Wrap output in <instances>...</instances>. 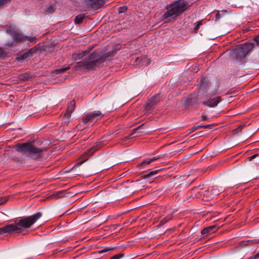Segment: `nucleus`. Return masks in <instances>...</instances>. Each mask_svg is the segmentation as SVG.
Instances as JSON below:
<instances>
[{
    "instance_id": "obj_8",
    "label": "nucleus",
    "mask_w": 259,
    "mask_h": 259,
    "mask_svg": "<svg viewBox=\"0 0 259 259\" xmlns=\"http://www.w3.org/2000/svg\"><path fill=\"white\" fill-rule=\"evenodd\" d=\"M102 147V145L100 143L97 144L96 146H94L90 149L87 150L82 155V158L83 159L82 161L78 162L79 164H81L84 161L87 160L89 157L92 155L95 151L98 150Z\"/></svg>"
},
{
    "instance_id": "obj_32",
    "label": "nucleus",
    "mask_w": 259,
    "mask_h": 259,
    "mask_svg": "<svg viewBox=\"0 0 259 259\" xmlns=\"http://www.w3.org/2000/svg\"><path fill=\"white\" fill-rule=\"evenodd\" d=\"M259 258V252L255 254L254 255L251 256L248 259H258Z\"/></svg>"
},
{
    "instance_id": "obj_28",
    "label": "nucleus",
    "mask_w": 259,
    "mask_h": 259,
    "mask_svg": "<svg viewBox=\"0 0 259 259\" xmlns=\"http://www.w3.org/2000/svg\"><path fill=\"white\" fill-rule=\"evenodd\" d=\"M169 219H170L169 218V219H167V218H163V219H162L160 221L159 225H164V224L167 223L169 220Z\"/></svg>"
},
{
    "instance_id": "obj_21",
    "label": "nucleus",
    "mask_w": 259,
    "mask_h": 259,
    "mask_svg": "<svg viewBox=\"0 0 259 259\" xmlns=\"http://www.w3.org/2000/svg\"><path fill=\"white\" fill-rule=\"evenodd\" d=\"M114 247H105L103 249L98 251L99 253H102L114 249Z\"/></svg>"
},
{
    "instance_id": "obj_33",
    "label": "nucleus",
    "mask_w": 259,
    "mask_h": 259,
    "mask_svg": "<svg viewBox=\"0 0 259 259\" xmlns=\"http://www.w3.org/2000/svg\"><path fill=\"white\" fill-rule=\"evenodd\" d=\"M61 192H58L57 193H54L52 195V196L53 197H56L57 198H59V197H61Z\"/></svg>"
},
{
    "instance_id": "obj_22",
    "label": "nucleus",
    "mask_w": 259,
    "mask_h": 259,
    "mask_svg": "<svg viewBox=\"0 0 259 259\" xmlns=\"http://www.w3.org/2000/svg\"><path fill=\"white\" fill-rule=\"evenodd\" d=\"M127 8L126 6L120 7L118 8V12L119 13H123L126 12Z\"/></svg>"
},
{
    "instance_id": "obj_42",
    "label": "nucleus",
    "mask_w": 259,
    "mask_h": 259,
    "mask_svg": "<svg viewBox=\"0 0 259 259\" xmlns=\"http://www.w3.org/2000/svg\"><path fill=\"white\" fill-rule=\"evenodd\" d=\"M200 80H204V79H203V78H200Z\"/></svg>"
},
{
    "instance_id": "obj_36",
    "label": "nucleus",
    "mask_w": 259,
    "mask_h": 259,
    "mask_svg": "<svg viewBox=\"0 0 259 259\" xmlns=\"http://www.w3.org/2000/svg\"><path fill=\"white\" fill-rule=\"evenodd\" d=\"M92 49H90L88 50H87V51H83L82 52V53L83 54L84 56L88 54L89 53V52H90V51Z\"/></svg>"
},
{
    "instance_id": "obj_37",
    "label": "nucleus",
    "mask_w": 259,
    "mask_h": 259,
    "mask_svg": "<svg viewBox=\"0 0 259 259\" xmlns=\"http://www.w3.org/2000/svg\"><path fill=\"white\" fill-rule=\"evenodd\" d=\"M3 229H4L3 227L0 228V235L5 234V231Z\"/></svg>"
},
{
    "instance_id": "obj_40",
    "label": "nucleus",
    "mask_w": 259,
    "mask_h": 259,
    "mask_svg": "<svg viewBox=\"0 0 259 259\" xmlns=\"http://www.w3.org/2000/svg\"><path fill=\"white\" fill-rule=\"evenodd\" d=\"M203 81H202V83L200 85V89H203Z\"/></svg>"
},
{
    "instance_id": "obj_12",
    "label": "nucleus",
    "mask_w": 259,
    "mask_h": 259,
    "mask_svg": "<svg viewBox=\"0 0 259 259\" xmlns=\"http://www.w3.org/2000/svg\"><path fill=\"white\" fill-rule=\"evenodd\" d=\"M259 243V238L243 240L239 242V245L241 247L250 246L255 244Z\"/></svg>"
},
{
    "instance_id": "obj_20",
    "label": "nucleus",
    "mask_w": 259,
    "mask_h": 259,
    "mask_svg": "<svg viewBox=\"0 0 259 259\" xmlns=\"http://www.w3.org/2000/svg\"><path fill=\"white\" fill-rule=\"evenodd\" d=\"M69 68H70L69 67H64V68H60V69H56L55 70V72H56V74L62 73L65 72L67 70H69Z\"/></svg>"
},
{
    "instance_id": "obj_34",
    "label": "nucleus",
    "mask_w": 259,
    "mask_h": 259,
    "mask_svg": "<svg viewBox=\"0 0 259 259\" xmlns=\"http://www.w3.org/2000/svg\"><path fill=\"white\" fill-rule=\"evenodd\" d=\"M201 120L202 121H205L208 118V117L207 116L204 115L203 114H202L201 115Z\"/></svg>"
},
{
    "instance_id": "obj_6",
    "label": "nucleus",
    "mask_w": 259,
    "mask_h": 259,
    "mask_svg": "<svg viewBox=\"0 0 259 259\" xmlns=\"http://www.w3.org/2000/svg\"><path fill=\"white\" fill-rule=\"evenodd\" d=\"M104 114L99 110L91 112L82 118V121L83 123H86L88 121H96V120L102 118Z\"/></svg>"
},
{
    "instance_id": "obj_29",
    "label": "nucleus",
    "mask_w": 259,
    "mask_h": 259,
    "mask_svg": "<svg viewBox=\"0 0 259 259\" xmlns=\"http://www.w3.org/2000/svg\"><path fill=\"white\" fill-rule=\"evenodd\" d=\"M6 56V53L4 50L0 48V58H4Z\"/></svg>"
},
{
    "instance_id": "obj_11",
    "label": "nucleus",
    "mask_w": 259,
    "mask_h": 259,
    "mask_svg": "<svg viewBox=\"0 0 259 259\" xmlns=\"http://www.w3.org/2000/svg\"><path fill=\"white\" fill-rule=\"evenodd\" d=\"M11 35L14 41L17 43L20 42L22 41L27 40V37L19 33V32L14 31L11 33Z\"/></svg>"
},
{
    "instance_id": "obj_9",
    "label": "nucleus",
    "mask_w": 259,
    "mask_h": 259,
    "mask_svg": "<svg viewBox=\"0 0 259 259\" xmlns=\"http://www.w3.org/2000/svg\"><path fill=\"white\" fill-rule=\"evenodd\" d=\"M222 101V98L220 96H217L212 99H209L206 101L202 102V104L209 107H214Z\"/></svg>"
},
{
    "instance_id": "obj_25",
    "label": "nucleus",
    "mask_w": 259,
    "mask_h": 259,
    "mask_svg": "<svg viewBox=\"0 0 259 259\" xmlns=\"http://www.w3.org/2000/svg\"><path fill=\"white\" fill-rule=\"evenodd\" d=\"M123 256L124 254L123 253H120L112 256L110 259H120L123 257Z\"/></svg>"
},
{
    "instance_id": "obj_39",
    "label": "nucleus",
    "mask_w": 259,
    "mask_h": 259,
    "mask_svg": "<svg viewBox=\"0 0 259 259\" xmlns=\"http://www.w3.org/2000/svg\"><path fill=\"white\" fill-rule=\"evenodd\" d=\"M220 17V15L219 13H218L215 16V19H219Z\"/></svg>"
},
{
    "instance_id": "obj_10",
    "label": "nucleus",
    "mask_w": 259,
    "mask_h": 259,
    "mask_svg": "<svg viewBox=\"0 0 259 259\" xmlns=\"http://www.w3.org/2000/svg\"><path fill=\"white\" fill-rule=\"evenodd\" d=\"M160 101V94H157L147 101L146 107L147 109H150L152 106L159 103Z\"/></svg>"
},
{
    "instance_id": "obj_1",
    "label": "nucleus",
    "mask_w": 259,
    "mask_h": 259,
    "mask_svg": "<svg viewBox=\"0 0 259 259\" xmlns=\"http://www.w3.org/2000/svg\"><path fill=\"white\" fill-rule=\"evenodd\" d=\"M42 215L41 212H37L33 215L21 218L15 221L14 224H11L3 227L5 234L13 233H20L22 229H27L31 227Z\"/></svg>"
},
{
    "instance_id": "obj_19",
    "label": "nucleus",
    "mask_w": 259,
    "mask_h": 259,
    "mask_svg": "<svg viewBox=\"0 0 259 259\" xmlns=\"http://www.w3.org/2000/svg\"><path fill=\"white\" fill-rule=\"evenodd\" d=\"M85 18V14H79L77 15L75 18V23L80 24Z\"/></svg>"
},
{
    "instance_id": "obj_23",
    "label": "nucleus",
    "mask_w": 259,
    "mask_h": 259,
    "mask_svg": "<svg viewBox=\"0 0 259 259\" xmlns=\"http://www.w3.org/2000/svg\"><path fill=\"white\" fill-rule=\"evenodd\" d=\"M84 56L83 54L82 53H79L78 54H75L73 55V58L74 60H76L77 59H81V58H82Z\"/></svg>"
},
{
    "instance_id": "obj_14",
    "label": "nucleus",
    "mask_w": 259,
    "mask_h": 259,
    "mask_svg": "<svg viewBox=\"0 0 259 259\" xmlns=\"http://www.w3.org/2000/svg\"><path fill=\"white\" fill-rule=\"evenodd\" d=\"M216 229V230H217L218 229L217 225H214L208 226L206 228H204V229H203L201 230V234L202 235L206 236L209 233H210L211 231H212L213 229Z\"/></svg>"
},
{
    "instance_id": "obj_24",
    "label": "nucleus",
    "mask_w": 259,
    "mask_h": 259,
    "mask_svg": "<svg viewBox=\"0 0 259 259\" xmlns=\"http://www.w3.org/2000/svg\"><path fill=\"white\" fill-rule=\"evenodd\" d=\"M12 0H0V9L4 6L10 3Z\"/></svg>"
},
{
    "instance_id": "obj_4",
    "label": "nucleus",
    "mask_w": 259,
    "mask_h": 259,
    "mask_svg": "<svg viewBox=\"0 0 259 259\" xmlns=\"http://www.w3.org/2000/svg\"><path fill=\"white\" fill-rule=\"evenodd\" d=\"M16 150L27 156L38 158L42 156L46 148L36 147L33 142L19 144L16 146Z\"/></svg>"
},
{
    "instance_id": "obj_2",
    "label": "nucleus",
    "mask_w": 259,
    "mask_h": 259,
    "mask_svg": "<svg viewBox=\"0 0 259 259\" xmlns=\"http://www.w3.org/2000/svg\"><path fill=\"white\" fill-rule=\"evenodd\" d=\"M106 58H103L101 54L94 52L88 58H84L80 62H75L72 64L76 70H89L95 69L99 67Z\"/></svg>"
},
{
    "instance_id": "obj_15",
    "label": "nucleus",
    "mask_w": 259,
    "mask_h": 259,
    "mask_svg": "<svg viewBox=\"0 0 259 259\" xmlns=\"http://www.w3.org/2000/svg\"><path fill=\"white\" fill-rule=\"evenodd\" d=\"M34 52L33 49H30L28 51L25 52V53L22 54L19 57L17 58V60L18 61L23 60L27 59L30 56H32V54Z\"/></svg>"
},
{
    "instance_id": "obj_13",
    "label": "nucleus",
    "mask_w": 259,
    "mask_h": 259,
    "mask_svg": "<svg viewBox=\"0 0 259 259\" xmlns=\"http://www.w3.org/2000/svg\"><path fill=\"white\" fill-rule=\"evenodd\" d=\"M75 106V102L74 100H72L69 102L68 105L67 112L64 114V116L68 118L71 116V114L73 112Z\"/></svg>"
},
{
    "instance_id": "obj_41",
    "label": "nucleus",
    "mask_w": 259,
    "mask_h": 259,
    "mask_svg": "<svg viewBox=\"0 0 259 259\" xmlns=\"http://www.w3.org/2000/svg\"><path fill=\"white\" fill-rule=\"evenodd\" d=\"M142 125L139 126L137 128H136L135 130H139Z\"/></svg>"
},
{
    "instance_id": "obj_31",
    "label": "nucleus",
    "mask_w": 259,
    "mask_h": 259,
    "mask_svg": "<svg viewBox=\"0 0 259 259\" xmlns=\"http://www.w3.org/2000/svg\"><path fill=\"white\" fill-rule=\"evenodd\" d=\"M254 41L257 46H259V35L256 36L254 38Z\"/></svg>"
},
{
    "instance_id": "obj_18",
    "label": "nucleus",
    "mask_w": 259,
    "mask_h": 259,
    "mask_svg": "<svg viewBox=\"0 0 259 259\" xmlns=\"http://www.w3.org/2000/svg\"><path fill=\"white\" fill-rule=\"evenodd\" d=\"M160 169H156L155 170H152L150 172H149L148 174L144 175L143 177V179H147V178H153L156 174H157Z\"/></svg>"
},
{
    "instance_id": "obj_3",
    "label": "nucleus",
    "mask_w": 259,
    "mask_h": 259,
    "mask_svg": "<svg viewBox=\"0 0 259 259\" xmlns=\"http://www.w3.org/2000/svg\"><path fill=\"white\" fill-rule=\"evenodd\" d=\"M190 6L187 1L174 2L172 4L166 6L167 11L162 15V20L167 22V20L169 18H175Z\"/></svg>"
},
{
    "instance_id": "obj_30",
    "label": "nucleus",
    "mask_w": 259,
    "mask_h": 259,
    "mask_svg": "<svg viewBox=\"0 0 259 259\" xmlns=\"http://www.w3.org/2000/svg\"><path fill=\"white\" fill-rule=\"evenodd\" d=\"M258 156H259L258 154H254L251 156L248 157L247 159H248V160L251 161Z\"/></svg>"
},
{
    "instance_id": "obj_26",
    "label": "nucleus",
    "mask_w": 259,
    "mask_h": 259,
    "mask_svg": "<svg viewBox=\"0 0 259 259\" xmlns=\"http://www.w3.org/2000/svg\"><path fill=\"white\" fill-rule=\"evenodd\" d=\"M202 23V20L197 21L196 22V24L194 28V30L195 31H197L198 30V29H199V27L200 25H201Z\"/></svg>"
},
{
    "instance_id": "obj_7",
    "label": "nucleus",
    "mask_w": 259,
    "mask_h": 259,
    "mask_svg": "<svg viewBox=\"0 0 259 259\" xmlns=\"http://www.w3.org/2000/svg\"><path fill=\"white\" fill-rule=\"evenodd\" d=\"M85 6L90 10H97L104 6L105 0H83Z\"/></svg>"
},
{
    "instance_id": "obj_17",
    "label": "nucleus",
    "mask_w": 259,
    "mask_h": 259,
    "mask_svg": "<svg viewBox=\"0 0 259 259\" xmlns=\"http://www.w3.org/2000/svg\"><path fill=\"white\" fill-rule=\"evenodd\" d=\"M159 158V157H153L150 159H147L145 160L144 161H143L142 162H141L140 164H139V166H141V167H144L145 165H146L147 164H149L150 163H151L152 162H153L155 160H156L158 159Z\"/></svg>"
},
{
    "instance_id": "obj_38",
    "label": "nucleus",
    "mask_w": 259,
    "mask_h": 259,
    "mask_svg": "<svg viewBox=\"0 0 259 259\" xmlns=\"http://www.w3.org/2000/svg\"><path fill=\"white\" fill-rule=\"evenodd\" d=\"M119 226H120V224H117L113 225L112 226V227L114 228V229H115Z\"/></svg>"
},
{
    "instance_id": "obj_35",
    "label": "nucleus",
    "mask_w": 259,
    "mask_h": 259,
    "mask_svg": "<svg viewBox=\"0 0 259 259\" xmlns=\"http://www.w3.org/2000/svg\"><path fill=\"white\" fill-rule=\"evenodd\" d=\"M28 75L27 74H24L22 75L21 79L23 80H27L28 78Z\"/></svg>"
},
{
    "instance_id": "obj_5",
    "label": "nucleus",
    "mask_w": 259,
    "mask_h": 259,
    "mask_svg": "<svg viewBox=\"0 0 259 259\" xmlns=\"http://www.w3.org/2000/svg\"><path fill=\"white\" fill-rule=\"evenodd\" d=\"M253 46L254 44L249 42L240 44L231 51V55L234 59L241 60L248 54Z\"/></svg>"
},
{
    "instance_id": "obj_16",
    "label": "nucleus",
    "mask_w": 259,
    "mask_h": 259,
    "mask_svg": "<svg viewBox=\"0 0 259 259\" xmlns=\"http://www.w3.org/2000/svg\"><path fill=\"white\" fill-rule=\"evenodd\" d=\"M213 125V124H207V125L200 124V125H194L190 129V133L193 132L198 128H207Z\"/></svg>"
},
{
    "instance_id": "obj_27",
    "label": "nucleus",
    "mask_w": 259,
    "mask_h": 259,
    "mask_svg": "<svg viewBox=\"0 0 259 259\" xmlns=\"http://www.w3.org/2000/svg\"><path fill=\"white\" fill-rule=\"evenodd\" d=\"M9 199V197H0V205L4 204L7 202Z\"/></svg>"
}]
</instances>
